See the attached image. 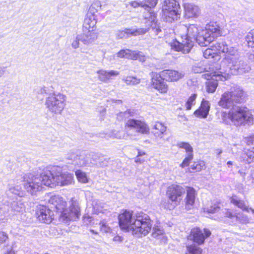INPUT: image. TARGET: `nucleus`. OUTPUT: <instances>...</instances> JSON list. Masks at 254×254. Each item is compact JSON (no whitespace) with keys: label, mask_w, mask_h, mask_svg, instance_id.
Wrapping results in <instances>:
<instances>
[{"label":"nucleus","mask_w":254,"mask_h":254,"mask_svg":"<svg viewBox=\"0 0 254 254\" xmlns=\"http://www.w3.org/2000/svg\"><path fill=\"white\" fill-rule=\"evenodd\" d=\"M119 221L121 228L131 231L138 237L147 235L152 227L150 217L143 212L133 215L130 211L125 210L119 215Z\"/></svg>","instance_id":"nucleus-1"},{"label":"nucleus","mask_w":254,"mask_h":254,"mask_svg":"<svg viewBox=\"0 0 254 254\" xmlns=\"http://www.w3.org/2000/svg\"><path fill=\"white\" fill-rule=\"evenodd\" d=\"M57 171L60 173V167L54 166L50 170L46 168L40 175H34L32 174H26L23 177L25 189L27 192L33 194L41 190L43 185L51 188L55 187Z\"/></svg>","instance_id":"nucleus-2"},{"label":"nucleus","mask_w":254,"mask_h":254,"mask_svg":"<svg viewBox=\"0 0 254 254\" xmlns=\"http://www.w3.org/2000/svg\"><path fill=\"white\" fill-rule=\"evenodd\" d=\"M246 101V96L243 88L238 85H234L231 87L230 91L222 95L219 105L233 111H247V108L241 106V104Z\"/></svg>","instance_id":"nucleus-3"},{"label":"nucleus","mask_w":254,"mask_h":254,"mask_svg":"<svg viewBox=\"0 0 254 254\" xmlns=\"http://www.w3.org/2000/svg\"><path fill=\"white\" fill-rule=\"evenodd\" d=\"M222 60L221 66H227V72L233 75L241 74L248 72L250 66L240 59L237 50L234 47H228V52Z\"/></svg>","instance_id":"nucleus-4"},{"label":"nucleus","mask_w":254,"mask_h":254,"mask_svg":"<svg viewBox=\"0 0 254 254\" xmlns=\"http://www.w3.org/2000/svg\"><path fill=\"white\" fill-rule=\"evenodd\" d=\"M180 30L187 32L182 37H185L183 43L178 41L174 42L172 45V49L176 51L182 52L183 54L189 53L194 44V40L198 36L201 31V28L198 27L196 25L190 24L188 27L185 25L180 26Z\"/></svg>","instance_id":"nucleus-5"},{"label":"nucleus","mask_w":254,"mask_h":254,"mask_svg":"<svg viewBox=\"0 0 254 254\" xmlns=\"http://www.w3.org/2000/svg\"><path fill=\"white\" fill-rule=\"evenodd\" d=\"M183 71H178L166 69L162 71L160 73H153L152 83L153 87L161 93H165L167 91V85L164 80L177 81L184 76Z\"/></svg>","instance_id":"nucleus-6"},{"label":"nucleus","mask_w":254,"mask_h":254,"mask_svg":"<svg viewBox=\"0 0 254 254\" xmlns=\"http://www.w3.org/2000/svg\"><path fill=\"white\" fill-rule=\"evenodd\" d=\"M182 9L176 0H164L162 3L161 18L165 22L172 23L180 18Z\"/></svg>","instance_id":"nucleus-7"},{"label":"nucleus","mask_w":254,"mask_h":254,"mask_svg":"<svg viewBox=\"0 0 254 254\" xmlns=\"http://www.w3.org/2000/svg\"><path fill=\"white\" fill-rule=\"evenodd\" d=\"M222 120L227 124L231 122L236 126H250L254 123L251 112H221Z\"/></svg>","instance_id":"nucleus-8"},{"label":"nucleus","mask_w":254,"mask_h":254,"mask_svg":"<svg viewBox=\"0 0 254 254\" xmlns=\"http://www.w3.org/2000/svg\"><path fill=\"white\" fill-rule=\"evenodd\" d=\"M221 28L216 23H210L206 25L205 30H201V33L195 38V41L199 46L206 47L215 38L221 35Z\"/></svg>","instance_id":"nucleus-9"},{"label":"nucleus","mask_w":254,"mask_h":254,"mask_svg":"<svg viewBox=\"0 0 254 254\" xmlns=\"http://www.w3.org/2000/svg\"><path fill=\"white\" fill-rule=\"evenodd\" d=\"M220 71L215 72L213 74L206 73L202 76L206 78L207 81L206 82V89L208 93H214L217 86L218 81L226 80L228 77L229 73L227 72V70L220 69Z\"/></svg>","instance_id":"nucleus-10"},{"label":"nucleus","mask_w":254,"mask_h":254,"mask_svg":"<svg viewBox=\"0 0 254 254\" xmlns=\"http://www.w3.org/2000/svg\"><path fill=\"white\" fill-rule=\"evenodd\" d=\"M184 189L181 186L173 185L167 190L166 194L169 199V202H171L169 209H173L178 205L182 199V195L185 193Z\"/></svg>","instance_id":"nucleus-11"},{"label":"nucleus","mask_w":254,"mask_h":254,"mask_svg":"<svg viewBox=\"0 0 254 254\" xmlns=\"http://www.w3.org/2000/svg\"><path fill=\"white\" fill-rule=\"evenodd\" d=\"M65 96L63 94L54 93L47 98L45 104L51 111H62L65 106Z\"/></svg>","instance_id":"nucleus-12"},{"label":"nucleus","mask_w":254,"mask_h":254,"mask_svg":"<svg viewBox=\"0 0 254 254\" xmlns=\"http://www.w3.org/2000/svg\"><path fill=\"white\" fill-rule=\"evenodd\" d=\"M94 154L82 151L79 154H71L68 157V159L72 160L71 163L78 167H84L93 164Z\"/></svg>","instance_id":"nucleus-13"},{"label":"nucleus","mask_w":254,"mask_h":254,"mask_svg":"<svg viewBox=\"0 0 254 254\" xmlns=\"http://www.w3.org/2000/svg\"><path fill=\"white\" fill-rule=\"evenodd\" d=\"M80 215V208L78 203L74 200L71 201L69 209L64 208L60 214L61 220L67 222L71 220H76Z\"/></svg>","instance_id":"nucleus-14"},{"label":"nucleus","mask_w":254,"mask_h":254,"mask_svg":"<svg viewBox=\"0 0 254 254\" xmlns=\"http://www.w3.org/2000/svg\"><path fill=\"white\" fill-rule=\"evenodd\" d=\"M126 128L127 132L135 131L142 134L149 132V128L144 122L133 119L128 120L127 122Z\"/></svg>","instance_id":"nucleus-15"},{"label":"nucleus","mask_w":254,"mask_h":254,"mask_svg":"<svg viewBox=\"0 0 254 254\" xmlns=\"http://www.w3.org/2000/svg\"><path fill=\"white\" fill-rule=\"evenodd\" d=\"M36 215L40 221L49 224L54 219L53 212L46 206H39L36 212Z\"/></svg>","instance_id":"nucleus-16"},{"label":"nucleus","mask_w":254,"mask_h":254,"mask_svg":"<svg viewBox=\"0 0 254 254\" xmlns=\"http://www.w3.org/2000/svg\"><path fill=\"white\" fill-rule=\"evenodd\" d=\"M73 180V175L67 173H62L60 168V173L57 171L55 176V187L57 185L60 186H67L72 183Z\"/></svg>","instance_id":"nucleus-17"},{"label":"nucleus","mask_w":254,"mask_h":254,"mask_svg":"<svg viewBox=\"0 0 254 254\" xmlns=\"http://www.w3.org/2000/svg\"><path fill=\"white\" fill-rule=\"evenodd\" d=\"M51 208L56 209L57 212L61 214L66 206V202L59 195L52 196L48 200Z\"/></svg>","instance_id":"nucleus-18"},{"label":"nucleus","mask_w":254,"mask_h":254,"mask_svg":"<svg viewBox=\"0 0 254 254\" xmlns=\"http://www.w3.org/2000/svg\"><path fill=\"white\" fill-rule=\"evenodd\" d=\"M204 233L198 228H194L191 230V236L192 237L193 240L194 242L199 245L203 243L206 238L209 237L211 232L207 229H204Z\"/></svg>","instance_id":"nucleus-19"},{"label":"nucleus","mask_w":254,"mask_h":254,"mask_svg":"<svg viewBox=\"0 0 254 254\" xmlns=\"http://www.w3.org/2000/svg\"><path fill=\"white\" fill-rule=\"evenodd\" d=\"M81 36V42L85 45H90L95 43L97 39V33L94 30H85L83 29V33Z\"/></svg>","instance_id":"nucleus-20"},{"label":"nucleus","mask_w":254,"mask_h":254,"mask_svg":"<svg viewBox=\"0 0 254 254\" xmlns=\"http://www.w3.org/2000/svg\"><path fill=\"white\" fill-rule=\"evenodd\" d=\"M184 7L186 18L196 17L198 16L200 10L197 6L191 3H185Z\"/></svg>","instance_id":"nucleus-21"},{"label":"nucleus","mask_w":254,"mask_h":254,"mask_svg":"<svg viewBox=\"0 0 254 254\" xmlns=\"http://www.w3.org/2000/svg\"><path fill=\"white\" fill-rule=\"evenodd\" d=\"M7 207V213H8V215L12 216L22 211L24 208V205L20 201H14Z\"/></svg>","instance_id":"nucleus-22"},{"label":"nucleus","mask_w":254,"mask_h":254,"mask_svg":"<svg viewBox=\"0 0 254 254\" xmlns=\"http://www.w3.org/2000/svg\"><path fill=\"white\" fill-rule=\"evenodd\" d=\"M158 0H142L143 8L149 13V17H156L157 13L152 10L158 3Z\"/></svg>","instance_id":"nucleus-23"},{"label":"nucleus","mask_w":254,"mask_h":254,"mask_svg":"<svg viewBox=\"0 0 254 254\" xmlns=\"http://www.w3.org/2000/svg\"><path fill=\"white\" fill-rule=\"evenodd\" d=\"M195 198V191L193 188H188L187 196L186 198V208L189 210L194 203Z\"/></svg>","instance_id":"nucleus-24"},{"label":"nucleus","mask_w":254,"mask_h":254,"mask_svg":"<svg viewBox=\"0 0 254 254\" xmlns=\"http://www.w3.org/2000/svg\"><path fill=\"white\" fill-rule=\"evenodd\" d=\"M99 79L103 82H107L112 76H117L119 73L115 70L106 71L100 70L98 71Z\"/></svg>","instance_id":"nucleus-25"},{"label":"nucleus","mask_w":254,"mask_h":254,"mask_svg":"<svg viewBox=\"0 0 254 254\" xmlns=\"http://www.w3.org/2000/svg\"><path fill=\"white\" fill-rule=\"evenodd\" d=\"M230 201L232 203L237 206L238 208L241 209L242 210L246 211L247 212H249V210H251L253 213H254V209L249 208V207L246 205L245 201L239 199L237 196H233L230 198Z\"/></svg>","instance_id":"nucleus-26"},{"label":"nucleus","mask_w":254,"mask_h":254,"mask_svg":"<svg viewBox=\"0 0 254 254\" xmlns=\"http://www.w3.org/2000/svg\"><path fill=\"white\" fill-rule=\"evenodd\" d=\"M134 52L135 51H131L129 49H123L120 50L117 55L118 57L120 58H126L133 60V59H135L134 56Z\"/></svg>","instance_id":"nucleus-27"},{"label":"nucleus","mask_w":254,"mask_h":254,"mask_svg":"<svg viewBox=\"0 0 254 254\" xmlns=\"http://www.w3.org/2000/svg\"><path fill=\"white\" fill-rule=\"evenodd\" d=\"M228 46L226 42L224 40H221L217 42L212 47L215 49V52L225 53L228 52Z\"/></svg>","instance_id":"nucleus-28"},{"label":"nucleus","mask_w":254,"mask_h":254,"mask_svg":"<svg viewBox=\"0 0 254 254\" xmlns=\"http://www.w3.org/2000/svg\"><path fill=\"white\" fill-rule=\"evenodd\" d=\"M8 192L19 197H22L25 195V192L22 190L20 186H8Z\"/></svg>","instance_id":"nucleus-29"},{"label":"nucleus","mask_w":254,"mask_h":254,"mask_svg":"<svg viewBox=\"0 0 254 254\" xmlns=\"http://www.w3.org/2000/svg\"><path fill=\"white\" fill-rule=\"evenodd\" d=\"M156 17H149L151 19L152 23L151 25L149 30H151V33L154 36L158 35L160 32H162L160 27L157 24V22L155 21Z\"/></svg>","instance_id":"nucleus-30"},{"label":"nucleus","mask_w":254,"mask_h":254,"mask_svg":"<svg viewBox=\"0 0 254 254\" xmlns=\"http://www.w3.org/2000/svg\"><path fill=\"white\" fill-rule=\"evenodd\" d=\"M153 129L155 130L153 131L155 134H158V136H160L164 132L166 131V127L163 125V124L160 122H156L153 125Z\"/></svg>","instance_id":"nucleus-31"},{"label":"nucleus","mask_w":254,"mask_h":254,"mask_svg":"<svg viewBox=\"0 0 254 254\" xmlns=\"http://www.w3.org/2000/svg\"><path fill=\"white\" fill-rule=\"evenodd\" d=\"M164 233L163 228L161 226L160 223L155 224L152 229V236L156 238L160 235H162Z\"/></svg>","instance_id":"nucleus-32"},{"label":"nucleus","mask_w":254,"mask_h":254,"mask_svg":"<svg viewBox=\"0 0 254 254\" xmlns=\"http://www.w3.org/2000/svg\"><path fill=\"white\" fill-rule=\"evenodd\" d=\"M75 175L79 182L82 183H86L88 182V178L85 173L81 170H78L75 173Z\"/></svg>","instance_id":"nucleus-33"},{"label":"nucleus","mask_w":254,"mask_h":254,"mask_svg":"<svg viewBox=\"0 0 254 254\" xmlns=\"http://www.w3.org/2000/svg\"><path fill=\"white\" fill-rule=\"evenodd\" d=\"M128 32H130V35L132 36H138L140 35H143L149 31V28H141L138 29H130Z\"/></svg>","instance_id":"nucleus-34"},{"label":"nucleus","mask_w":254,"mask_h":254,"mask_svg":"<svg viewBox=\"0 0 254 254\" xmlns=\"http://www.w3.org/2000/svg\"><path fill=\"white\" fill-rule=\"evenodd\" d=\"M196 97V94H193L189 98L185 103V107L187 110H191V107L195 105Z\"/></svg>","instance_id":"nucleus-35"},{"label":"nucleus","mask_w":254,"mask_h":254,"mask_svg":"<svg viewBox=\"0 0 254 254\" xmlns=\"http://www.w3.org/2000/svg\"><path fill=\"white\" fill-rule=\"evenodd\" d=\"M187 254H201L202 249L194 245L188 246Z\"/></svg>","instance_id":"nucleus-36"},{"label":"nucleus","mask_w":254,"mask_h":254,"mask_svg":"<svg viewBox=\"0 0 254 254\" xmlns=\"http://www.w3.org/2000/svg\"><path fill=\"white\" fill-rule=\"evenodd\" d=\"M235 217L237 221L240 223L246 224L249 222V219L248 216L242 212H235Z\"/></svg>","instance_id":"nucleus-37"},{"label":"nucleus","mask_w":254,"mask_h":254,"mask_svg":"<svg viewBox=\"0 0 254 254\" xmlns=\"http://www.w3.org/2000/svg\"><path fill=\"white\" fill-rule=\"evenodd\" d=\"M101 6L100 1H96L94 2L88 9V14H91L93 16L94 13L97 12L99 9L101 8Z\"/></svg>","instance_id":"nucleus-38"},{"label":"nucleus","mask_w":254,"mask_h":254,"mask_svg":"<svg viewBox=\"0 0 254 254\" xmlns=\"http://www.w3.org/2000/svg\"><path fill=\"white\" fill-rule=\"evenodd\" d=\"M205 164L203 161H199L197 162H194L191 166V169L195 171L199 172L205 169Z\"/></svg>","instance_id":"nucleus-39"},{"label":"nucleus","mask_w":254,"mask_h":254,"mask_svg":"<svg viewBox=\"0 0 254 254\" xmlns=\"http://www.w3.org/2000/svg\"><path fill=\"white\" fill-rule=\"evenodd\" d=\"M210 105L209 102L203 99L200 107L194 111H209Z\"/></svg>","instance_id":"nucleus-40"},{"label":"nucleus","mask_w":254,"mask_h":254,"mask_svg":"<svg viewBox=\"0 0 254 254\" xmlns=\"http://www.w3.org/2000/svg\"><path fill=\"white\" fill-rule=\"evenodd\" d=\"M178 146L185 149L187 154H192L193 148L189 143L181 142L178 144Z\"/></svg>","instance_id":"nucleus-41"},{"label":"nucleus","mask_w":254,"mask_h":254,"mask_svg":"<svg viewBox=\"0 0 254 254\" xmlns=\"http://www.w3.org/2000/svg\"><path fill=\"white\" fill-rule=\"evenodd\" d=\"M246 40L249 47H254V30H252L248 33L246 37Z\"/></svg>","instance_id":"nucleus-42"},{"label":"nucleus","mask_w":254,"mask_h":254,"mask_svg":"<svg viewBox=\"0 0 254 254\" xmlns=\"http://www.w3.org/2000/svg\"><path fill=\"white\" fill-rule=\"evenodd\" d=\"M100 228V231L103 233H110L111 232L112 229L109 226L107 222L104 220L101 221L99 223Z\"/></svg>","instance_id":"nucleus-43"},{"label":"nucleus","mask_w":254,"mask_h":254,"mask_svg":"<svg viewBox=\"0 0 254 254\" xmlns=\"http://www.w3.org/2000/svg\"><path fill=\"white\" fill-rule=\"evenodd\" d=\"M220 207L218 204H214L209 207H207L204 209V212H207L208 213H216L219 211Z\"/></svg>","instance_id":"nucleus-44"},{"label":"nucleus","mask_w":254,"mask_h":254,"mask_svg":"<svg viewBox=\"0 0 254 254\" xmlns=\"http://www.w3.org/2000/svg\"><path fill=\"white\" fill-rule=\"evenodd\" d=\"M125 82L129 85H136L140 82V79L133 76H127L125 79Z\"/></svg>","instance_id":"nucleus-45"},{"label":"nucleus","mask_w":254,"mask_h":254,"mask_svg":"<svg viewBox=\"0 0 254 254\" xmlns=\"http://www.w3.org/2000/svg\"><path fill=\"white\" fill-rule=\"evenodd\" d=\"M104 204L100 201L94 202L93 204V206L95 210L97 212H103V208L104 207Z\"/></svg>","instance_id":"nucleus-46"},{"label":"nucleus","mask_w":254,"mask_h":254,"mask_svg":"<svg viewBox=\"0 0 254 254\" xmlns=\"http://www.w3.org/2000/svg\"><path fill=\"white\" fill-rule=\"evenodd\" d=\"M130 29H126L125 30L119 31L116 34L117 37L119 39H122L127 37L128 35H130V32H128Z\"/></svg>","instance_id":"nucleus-47"},{"label":"nucleus","mask_w":254,"mask_h":254,"mask_svg":"<svg viewBox=\"0 0 254 254\" xmlns=\"http://www.w3.org/2000/svg\"><path fill=\"white\" fill-rule=\"evenodd\" d=\"M193 158V154H187V156L184 159L180 166L182 168L189 166L190 162Z\"/></svg>","instance_id":"nucleus-48"},{"label":"nucleus","mask_w":254,"mask_h":254,"mask_svg":"<svg viewBox=\"0 0 254 254\" xmlns=\"http://www.w3.org/2000/svg\"><path fill=\"white\" fill-rule=\"evenodd\" d=\"M215 49H207L206 50L204 51L203 52V56L205 58L208 59L210 57L213 58L214 56L213 55L215 53Z\"/></svg>","instance_id":"nucleus-49"},{"label":"nucleus","mask_w":254,"mask_h":254,"mask_svg":"<svg viewBox=\"0 0 254 254\" xmlns=\"http://www.w3.org/2000/svg\"><path fill=\"white\" fill-rule=\"evenodd\" d=\"M193 71L195 73H200L206 71V68L202 65H200L199 64L193 66Z\"/></svg>","instance_id":"nucleus-50"},{"label":"nucleus","mask_w":254,"mask_h":254,"mask_svg":"<svg viewBox=\"0 0 254 254\" xmlns=\"http://www.w3.org/2000/svg\"><path fill=\"white\" fill-rule=\"evenodd\" d=\"M134 56L135 57V59H133V60H138L141 62H143L145 61V57L141 52L135 51Z\"/></svg>","instance_id":"nucleus-51"},{"label":"nucleus","mask_w":254,"mask_h":254,"mask_svg":"<svg viewBox=\"0 0 254 254\" xmlns=\"http://www.w3.org/2000/svg\"><path fill=\"white\" fill-rule=\"evenodd\" d=\"M8 213H7V210L5 207L0 209V221L4 222L6 217L8 216Z\"/></svg>","instance_id":"nucleus-52"},{"label":"nucleus","mask_w":254,"mask_h":254,"mask_svg":"<svg viewBox=\"0 0 254 254\" xmlns=\"http://www.w3.org/2000/svg\"><path fill=\"white\" fill-rule=\"evenodd\" d=\"M81 36L78 34L76 37L75 39L73 40L71 44L72 47L74 49H77L79 47V41L81 42Z\"/></svg>","instance_id":"nucleus-53"},{"label":"nucleus","mask_w":254,"mask_h":254,"mask_svg":"<svg viewBox=\"0 0 254 254\" xmlns=\"http://www.w3.org/2000/svg\"><path fill=\"white\" fill-rule=\"evenodd\" d=\"M96 22L93 19V20L91 19L90 23L89 24L88 26H83V29L85 30H94V27L96 24Z\"/></svg>","instance_id":"nucleus-54"},{"label":"nucleus","mask_w":254,"mask_h":254,"mask_svg":"<svg viewBox=\"0 0 254 254\" xmlns=\"http://www.w3.org/2000/svg\"><path fill=\"white\" fill-rule=\"evenodd\" d=\"M208 112H193L195 117L199 118H206L208 116Z\"/></svg>","instance_id":"nucleus-55"},{"label":"nucleus","mask_w":254,"mask_h":254,"mask_svg":"<svg viewBox=\"0 0 254 254\" xmlns=\"http://www.w3.org/2000/svg\"><path fill=\"white\" fill-rule=\"evenodd\" d=\"M130 5L133 8H136L139 6L143 8L142 1H132L129 2Z\"/></svg>","instance_id":"nucleus-56"},{"label":"nucleus","mask_w":254,"mask_h":254,"mask_svg":"<svg viewBox=\"0 0 254 254\" xmlns=\"http://www.w3.org/2000/svg\"><path fill=\"white\" fill-rule=\"evenodd\" d=\"M248 158L250 160H248L249 163L254 161V148H253V150L248 151L247 153Z\"/></svg>","instance_id":"nucleus-57"},{"label":"nucleus","mask_w":254,"mask_h":254,"mask_svg":"<svg viewBox=\"0 0 254 254\" xmlns=\"http://www.w3.org/2000/svg\"><path fill=\"white\" fill-rule=\"evenodd\" d=\"M8 239V236L6 233L4 232H0V244L5 242Z\"/></svg>","instance_id":"nucleus-58"},{"label":"nucleus","mask_w":254,"mask_h":254,"mask_svg":"<svg viewBox=\"0 0 254 254\" xmlns=\"http://www.w3.org/2000/svg\"><path fill=\"white\" fill-rule=\"evenodd\" d=\"M223 213L225 214L226 217H227L229 218H233L235 217V213L233 214L231 211H229L228 210L225 209V211H223Z\"/></svg>","instance_id":"nucleus-59"},{"label":"nucleus","mask_w":254,"mask_h":254,"mask_svg":"<svg viewBox=\"0 0 254 254\" xmlns=\"http://www.w3.org/2000/svg\"><path fill=\"white\" fill-rule=\"evenodd\" d=\"M247 141L248 144H254V134L248 137Z\"/></svg>","instance_id":"nucleus-60"},{"label":"nucleus","mask_w":254,"mask_h":254,"mask_svg":"<svg viewBox=\"0 0 254 254\" xmlns=\"http://www.w3.org/2000/svg\"><path fill=\"white\" fill-rule=\"evenodd\" d=\"M6 67L0 65V78L5 73Z\"/></svg>","instance_id":"nucleus-61"},{"label":"nucleus","mask_w":254,"mask_h":254,"mask_svg":"<svg viewBox=\"0 0 254 254\" xmlns=\"http://www.w3.org/2000/svg\"><path fill=\"white\" fill-rule=\"evenodd\" d=\"M248 59L251 62L254 63V51H253L248 56Z\"/></svg>","instance_id":"nucleus-62"},{"label":"nucleus","mask_w":254,"mask_h":254,"mask_svg":"<svg viewBox=\"0 0 254 254\" xmlns=\"http://www.w3.org/2000/svg\"><path fill=\"white\" fill-rule=\"evenodd\" d=\"M113 241L115 242H122L123 241V238L119 236H116L114 237Z\"/></svg>","instance_id":"nucleus-63"},{"label":"nucleus","mask_w":254,"mask_h":254,"mask_svg":"<svg viewBox=\"0 0 254 254\" xmlns=\"http://www.w3.org/2000/svg\"><path fill=\"white\" fill-rule=\"evenodd\" d=\"M91 19V18L85 19L84 21L83 26H88L89 24L90 23Z\"/></svg>","instance_id":"nucleus-64"}]
</instances>
